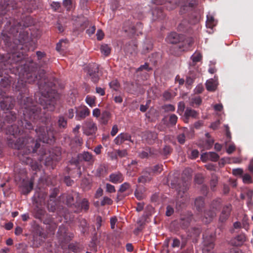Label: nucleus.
Here are the masks:
<instances>
[{
    "label": "nucleus",
    "instance_id": "obj_24",
    "mask_svg": "<svg viewBox=\"0 0 253 253\" xmlns=\"http://www.w3.org/2000/svg\"><path fill=\"white\" fill-rule=\"evenodd\" d=\"M125 141L132 142L131 135L127 133H121L114 139V142L117 145H120Z\"/></svg>",
    "mask_w": 253,
    "mask_h": 253
},
{
    "label": "nucleus",
    "instance_id": "obj_20",
    "mask_svg": "<svg viewBox=\"0 0 253 253\" xmlns=\"http://www.w3.org/2000/svg\"><path fill=\"white\" fill-rule=\"evenodd\" d=\"M246 240V235L244 233H241L231 240V244L233 246L240 247L242 246Z\"/></svg>",
    "mask_w": 253,
    "mask_h": 253
},
{
    "label": "nucleus",
    "instance_id": "obj_54",
    "mask_svg": "<svg viewBox=\"0 0 253 253\" xmlns=\"http://www.w3.org/2000/svg\"><path fill=\"white\" fill-rule=\"evenodd\" d=\"M190 76L187 77L186 81V83L188 85H191L194 81V79L196 76V73H189Z\"/></svg>",
    "mask_w": 253,
    "mask_h": 253
},
{
    "label": "nucleus",
    "instance_id": "obj_26",
    "mask_svg": "<svg viewBox=\"0 0 253 253\" xmlns=\"http://www.w3.org/2000/svg\"><path fill=\"white\" fill-rule=\"evenodd\" d=\"M163 7L162 6H157L152 10V15L154 19H163L165 17V14L163 12Z\"/></svg>",
    "mask_w": 253,
    "mask_h": 253
},
{
    "label": "nucleus",
    "instance_id": "obj_16",
    "mask_svg": "<svg viewBox=\"0 0 253 253\" xmlns=\"http://www.w3.org/2000/svg\"><path fill=\"white\" fill-rule=\"evenodd\" d=\"M183 39V35L176 32L169 33L166 39V41L169 43L176 44L180 42Z\"/></svg>",
    "mask_w": 253,
    "mask_h": 253
},
{
    "label": "nucleus",
    "instance_id": "obj_2",
    "mask_svg": "<svg viewBox=\"0 0 253 253\" xmlns=\"http://www.w3.org/2000/svg\"><path fill=\"white\" fill-rule=\"evenodd\" d=\"M0 77L3 76V72L4 74L13 73L15 76L18 74V81L13 86L16 91L26 93L27 83L32 84L36 80L38 82H44V79H46L45 71L42 68L47 65L49 58L43 52L37 51L35 57L37 58L38 63L30 61L20 66L17 64L24 58V55L20 52H14L6 57L0 54Z\"/></svg>",
    "mask_w": 253,
    "mask_h": 253
},
{
    "label": "nucleus",
    "instance_id": "obj_27",
    "mask_svg": "<svg viewBox=\"0 0 253 253\" xmlns=\"http://www.w3.org/2000/svg\"><path fill=\"white\" fill-rule=\"evenodd\" d=\"M219 158V155L213 152H207L203 154L201 156V159L203 161L209 160L211 161L216 162L218 160Z\"/></svg>",
    "mask_w": 253,
    "mask_h": 253
},
{
    "label": "nucleus",
    "instance_id": "obj_45",
    "mask_svg": "<svg viewBox=\"0 0 253 253\" xmlns=\"http://www.w3.org/2000/svg\"><path fill=\"white\" fill-rule=\"evenodd\" d=\"M79 227L81 228V232L84 233L88 229V224L87 221L84 219H82L80 220Z\"/></svg>",
    "mask_w": 253,
    "mask_h": 253
},
{
    "label": "nucleus",
    "instance_id": "obj_55",
    "mask_svg": "<svg viewBox=\"0 0 253 253\" xmlns=\"http://www.w3.org/2000/svg\"><path fill=\"white\" fill-rule=\"evenodd\" d=\"M187 130H185L183 133H180L178 135L177 137L178 142L181 144H183L185 142V133Z\"/></svg>",
    "mask_w": 253,
    "mask_h": 253
},
{
    "label": "nucleus",
    "instance_id": "obj_51",
    "mask_svg": "<svg viewBox=\"0 0 253 253\" xmlns=\"http://www.w3.org/2000/svg\"><path fill=\"white\" fill-rule=\"evenodd\" d=\"M59 190L57 188H54L52 189L50 191L49 199L58 200V199L57 198V196L59 194Z\"/></svg>",
    "mask_w": 253,
    "mask_h": 253
},
{
    "label": "nucleus",
    "instance_id": "obj_13",
    "mask_svg": "<svg viewBox=\"0 0 253 253\" xmlns=\"http://www.w3.org/2000/svg\"><path fill=\"white\" fill-rule=\"evenodd\" d=\"M67 228L63 225L59 226L57 235L59 239L63 242H67L72 240L74 237L72 233H70L69 235L67 233Z\"/></svg>",
    "mask_w": 253,
    "mask_h": 253
},
{
    "label": "nucleus",
    "instance_id": "obj_1",
    "mask_svg": "<svg viewBox=\"0 0 253 253\" xmlns=\"http://www.w3.org/2000/svg\"><path fill=\"white\" fill-rule=\"evenodd\" d=\"M58 83L55 78H53L50 81L48 79H44V82H38V84L41 92L42 97L41 98V105L42 107L43 111L39 105L36 104L33 99L29 97H26V93L19 92L20 97L18 96L20 100L21 109L23 111V119L18 122V126L11 125L10 126H6V124H11L15 121L17 118V113L14 111H10L7 113L4 119V121H0V131L5 129L7 134H9L7 137L8 142L9 138L16 142L13 139L18 135H24L19 138H22L26 140L25 138L32 137L28 133V131L31 133V130H33L34 126L31 123H42L46 127L51 124V117L49 113H46L45 110L53 111L56 103V91L55 85Z\"/></svg>",
    "mask_w": 253,
    "mask_h": 253
},
{
    "label": "nucleus",
    "instance_id": "obj_19",
    "mask_svg": "<svg viewBox=\"0 0 253 253\" xmlns=\"http://www.w3.org/2000/svg\"><path fill=\"white\" fill-rule=\"evenodd\" d=\"M192 219V214L188 212L186 214L181 215L179 220V224L182 228L186 229L189 226Z\"/></svg>",
    "mask_w": 253,
    "mask_h": 253
},
{
    "label": "nucleus",
    "instance_id": "obj_15",
    "mask_svg": "<svg viewBox=\"0 0 253 253\" xmlns=\"http://www.w3.org/2000/svg\"><path fill=\"white\" fill-rule=\"evenodd\" d=\"M75 208L76 210L75 212H79L82 211L86 212L89 208V203L87 199L84 198L81 202L76 200Z\"/></svg>",
    "mask_w": 253,
    "mask_h": 253
},
{
    "label": "nucleus",
    "instance_id": "obj_12",
    "mask_svg": "<svg viewBox=\"0 0 253 253\" xmlns=\"http://www.w3.org/2000/svg\"><path fill=\"white\" fill-rule=\"evenodd\" d=\"M203 253H213L212 251L214 244V238L211 236H204Z\"/></svg>",
    "mask_w": 253,
    "mask_h": 253
},
{
    "label": "nucleus",
    "instance_id": "obj_17",
    "mask_svg": "<svg viewBox=\"0 0 253 253\" xmlns=\"http://www.w3.org/2000/svg\"><path fill=\"white\" fill-rule=\"evenodd\" d=\"M76 117L75 118L78 121H81L86 117L89 116L90 114L89 110L86 107L84 106L80 108H76Z\"/></svg>",
    "mask_w": 253,
    "mask_h": 253
},
{
    "label": "nucleus",
    "instance_id": "obj_36",
    "mask_svg": "<svg viewBox=\"0 0 253 253\" xmlns=\"http://www.w3.org/2000/svg\"><path fill=\"white\" fill-rule=\"evenodd\" d=\"M33 189V181L32 180L26 181L23 184V193L24 195L28 194Z\"/></svg>",
    "mask_w": 253,
    "mask_h": 253
},
{
    "label": "nucleus",
    "instance_id": "obj_31",
    "mask_svg": "<svg viewBox=\"0 0 253 253\" xmlns=\"http://www.w3.org/2000/svg\"><path fill=\"white\" fill-rule=\"evenodd\" d=\"M77 199L80 198V194L78 192H72L68 194L66 196V203L68 206L71 207L74 206L75 207L76 203H74V197Z\"/></svg>",
    "mask_w": 253,
    "mask_h": 253
},
{
    "label": "nucleus",
    "instance_id": "obj_42",
    "mask_svg": "<svg viewBox=\"0 0 253 253\" xmlns=\"http://www.w3.org/2000/svg\"><path fill=\"white\" fill-rule=\"evenodd\" d=\"M218 183V177L216 174H212L211 175V179L210 180V187L212 191H215V187Z\"/></svg>",
    "mask_w": 253,
    "mask_h": 253
},
{
    "label": "nucleus",
    "instance_id": "obj_30",
    "mask_svg": "<svg viewBox=\"0 0 253 253\" xmlns=\"http://www.w3.org/2000/svg\"><path fill=\"white\" fill-rule=\"evenodd\" d=\"M57 125L58 131H63L67 127V119L62 115L59 116L58 118Z\"/></svg>",
    "mask_w": 253,
    "mask_h": 253
},
{
    "label": "nucleus",
    "instance_id": "obj_7",
    "mask_svg": "<svg viewBox=\"0 0 253 253\" xmlns=\"http://www.w3.org/2000/svg\"><path fill=\"white\" fill-rule=\"evenodd\" d=\"M221 200L216 199L214 200L211 205V210L204 212V217L206 223H209L211 220L216 215V211L220 208Z\"/></svg>",
    "mask_w": 253,
    "mask_h": 253
},
{
    "label": "nucleus",
    "instance_id": "obj_43",
    "mask_svg": "<svg viewBox=\"0 0 253 253\" xmlns=\"http://www.w3.org/2000/svg\"><path fill=\"white\" fill-rule=\"evenodd\" d=\"M206 86L207 89L210 91H213L216 88V85L212 79L207 81Z\"/></svg>",
    "mask_w": 253,
    "mask_h": 253
},
{
    "label": "nucleus",
    "instance_id": "obj_14",
    "mask_svg": "<svg viewBox=\"0 0 253 253\" xmlns=\"http://www.w3.org/2000/svg\"><path fill=\"white\" fill-rule=\"evenodd\" d=\"M46 237L47 235L46 233L43 232L42 230L40 229L36 230L33 235L34 244L37 246L41 245L44 242Z\"/></svg>",
    "mask_w": 253,
    "mask_h": 253
},
{
    "label": "nucleus",
    "instance_id": "obj_18",
    "mask_svg": "<svg viewBox=\"0 0 253 253\" xmlns=\"http://www.w3.org/2000/svg\"><path fill=\"white\" fill-rule=\"evenodd\" d=\"M6 26H11V28L8 32V34L13 35L14 37L17 36L19 31V27L21 26L20 23L12 19L6 23Z\"/></svg>",
    "mask_w": 253,
    "mask_h": 253
},
{
    "label": "nucleus",
    "instance_id": "obj_44",
    "mask_svg": "<svg viewBox=\"0 0 253 253\" xmlns=\"http://www.w3.org/2000/svg\"><path fill=\"white\" fill-rule=\"evenodd\" d=\"M248 198L247 205L249 207L253 206V190L249 189L246 192Z\"/></svg>",
    "mask_w": 253,
    "mask_h": 253
},
{
    "label": "nucleus",
    "instance_id": "obj_6",
    "mask_svg": "<svg viewBox=\"0 0 253 253\" xmlns=\"http://www.w3.org/2000/svg\"><path fill=\"white\" fill-rule=\"evenodd\" d=\"M170 185L172 188H175L177 191L176 207L178 208H182L189 200V197L186 194V192L189 189L188 183L183 181L178 182L176 180L175 182L174 181H171Z\"/></svg>",
    "mask_w": 253,
    "mask_h": 253
},
{
    "label": "nucleus",
    "instance_id": "obj_35",
    "mask_svg": "<svg viewBox=\"0 0 253 253\" xmlns=\"http://www.w3.org/2000/svg\"><path fill=\"white\" fill-rule=\"evenodd\" d=\"M204 198L203 197H199L195 199V206L199 212H202L204 207Z\"/></svg>",
    "mask_w": 253,
    "mask_h": 253
},
{
    "label": "nucleus",
    "instance_id": "obj_4",
    "mask_svg": "<svg viewBox=\"0 0 253 253\" xmlns=\"http://www.w3.org/2000/svg\"><path fill=\"white\" fill-rule=\"evenodd\" d=\"M33 214L36 218L42 221L45 224L49 225V230L50 232H54L59 222H61V216H56L55 219L52 215L46 214V211L42 205L36 203L34 209Z\"/></svg>",
    "mask_w": 253,
    "mask_h": 253
},
{
    "label": "nucleus",
    "instance_id": "obj_21",
    "mask_svg": "<svg viewBox=\"0 0 253 253\" xmlns=\"http://www.w3.org/2000/svg\"><path fill=\"white\" fill-rule=\"evenodd\" d=\"M231 210L232 206L231 204H228L224 206L220 215L219 221L221 222H225L229 217Z\"/></svg>",
    "mask_w": 253,
    "mask_h": 253
},
{
    "label": "nucleus",
    "instance_id": "obj_58",
    "mask_svg": "<svg viewBox=\"0 0 253 253\" xmlns=\"http://www.w3.org/2000/svg\"><path fill=\"white\" fill-rule=\"evenodd\" d=\"M152 68L149 67V64L147 63H145L144 65H141L139 68H138L136 71V72H140L143 70H146L147 71H151Z\"/></svg>",
    "mask_w": 253,
    "mask_h": 253
},
{
    "label": "nucleus",
    "instance_id": "obj_25",
    "mask_svg": "<svg viewBox=\"0 0 253 253\" xmlns=\"http://www.w3.org/2000/svg\"><path fill=\"white\" fill-rule=\"evenodd\" d=\"M198 116V113L197 111L191 108H187L184 113L183 121L186 123H188L190 118L196 119Z\"/></svg>",
    "mask_w": 253,
    "mask_h": 253
},
{
    "label": "nucleus",
    "instance_id": "obj_60",
    "mask_svg": "<svg viewBox=\"0 0 253 253\" xmlns=\"http://www.w3.org/2000/svg\"><path fill=\"white\" fill-rule=\"evenodd\" d=\"M172 149L170 146L166 145L163 149V154L164 156L169 155L172 152Z\"/></svg>",
    "mask_w": 253,
    "mask_h": 253
},
{
    "label": "nucleus",
    "instance_id": "obj_48",
    "mask_svg": "<svg viewBox=\"0 0 253 253\" xmlns=\"http://www.w3.org/2000/svg\"><path fill=\"white\" fill-rule=\"evenodd\" d=\"M191 59L194 61V62H198L202 60V55L199 52L196 51L191 57Z\"/></svg>",
    "mask_w": 253,
    "mask_h": 253
},
{
    "label": "nucleus",
    "instance_id": "obj_37",
    "mask_svg": "<svg viewBox=\"0 0 253 253\" xmlns=\"http://www.w3.org/2000/svg\"><path fill=\"white\" fill-rule=\"evenodd\" d=\"M153 149L150 147H147L145 150L141 151L139 154V156L141 159L147 158L149 156L154 155Z\"/></svg>",
    "mask_w": 253,
    "mask_h": 253
},
{
    "label": "nucleus",
    "instance_id": "obj_62",
    "mask_svg": "<svg viewBox=\"0 0 253 253\" xmlns=\"http://www.w3.org/2000/svg\"><path fill=\"white\" fill-rule=\"evenodd\" d=\"M202 103V99L200 97H196L192 99L191 105L194 106V105H199Z\"/></svg>",
    "mask_w": 253,
    "mask_h": 253
},
{
    "label": "nucleus",
    "instance_id": "obj_47",
    "mask_svg": "<svg viewBox=\"0 0 253 253\" xmlns=\"http://www.w3.org/2000/svg\"><path fill=\"white\" fill-rule=\"evenodd\" d=\"M216 24L214 18L211 16H207V20L206 23L207 27L209 28H212Z\"/></svg>",
    "mask_w": 253,
    "mask_h": 253
},
{
    "label": "nucleus",
    "instance_id": "obj_9",
    "mask_svg": "<svg viewBox=\"0 0 253 253\" xmlns=\"http://www.w3.org/2000/svg\"><path fill=\"white\" fill-rule=\"evenodd\" d=\"M83 133L87 136L95 135L97 127L96 124L91 119L87 120L83 126Z\"/></svg>",
    "mask_w": 253,
    "mask_h": 253
},
{
    "label": "nucleus",
    "instance_id": "obj_39",
    "mask_svg": "<svg viewBox=\"0 0 253 253\" xmlns=\"http://www.w3.org/2000/svg\"><path fill=\"white\" fill-rule=\"evenodd\" d=\"M110 113L108 111H105L103 112L101 115V123L104 125H106L110 118Z\"/></svg>",
    "mask_w": 253,
    "mask_h": 253
},
{
    "label": "nucleus",
    "instance_id": "obj_57",
    "mask_svg": "<svg viewBox=\"0 0 253 253\" xmlns=\"http://www.w3.org/2000/svg\"><path fill=\"white\" fill-rule=\"evenodd\" d=\"M69 46L68 41L66 39H62L56 44V47H67Z\"/></svg>",
    "mask_w": 253,
    "mask_h": 253
},
{
    "label": "nucleus",
    "instance_id": "obj_5",
    "mask_svg": "<svg viewBox=\"0 0 253 253\" xmlns=\"http://www.w3.org/2000/svg\"><path fill=\"white\" fill-rule=\"evenodd\" d=\"M39 160L40 162H42L45 166L53 169L61 159V148L55 147L48 151H46L45 149L42 147L39 151Z\"/></svg>",
    "mask_w": 253,
    "mask_h": 253
},
{
    "label": "nucleus",
    "instance_id": "obj_46",
    "mask_svg": "<svg viewBox=\"0 0 253 253\" xmlns=\"http://www.w3.org/2000/svg\"><path fill=\"white\" fill-rule=\"evenodd\" d=\"M189 232L188 236L191 237H197L201 233V229L199 227H193Z\"/></svg>",
    "mask_w": 253,
    "mask_h": 253
},
{
    "label": "nucleus",
    "instance_id": "obj_33",
    "mask_svg": "<svg viewBox=\"0 0 253 253\" xmlns=\"http://www.w3.org/2000/svg\"><path fill=\"white\" fill-rule=\"evenodd\" d=\"M163 170V165H156L153 167L146 168V171L150 172L152 175L154 174H158L162 172Z\"/></svg>",
    "mask_w": 253,
    "mask_h": 253
},
{
    "label": "nucleus",
    "instance_id": "obj_22",
    "mask_svg": "<svg viewBox=\"0 0 253 253\" xmlns=\"http://www.w3.org/2000/svg\"><path fill=\"white\" fill-rule=\"evenodd\" d=\"M78 158L80 161H84L89 164H92L94 161V158L92 154L88 152L84 151L78 155Z\"/></svg>",
    "mask_w": 253,
    "mask_h": 253
},
{
    "label": "nucleus",
    "instance_id": "obj_61",
    "mask_svg": "<svg viewBox=\"0 0 253 253\" xmlns=\"http://www.w3.org/2000/svg\"><path fill=\"white\" fill-rule=\"evenodd\" d=\"M177 117L175 114H171L169 118V123L172 126L175 125L177 121Z\"/></svg>",
    "mask_w": 253,
    "mask_h": 253
},
{
    "label": "nucleus",
    "instance_id": "obj_53",
    "mask_svg": "<svg viewBox=\"0 0 253 253\" xmlns=\"http://www.w3.org/2000/svg\"><path fill=\"white\" fill-rule=\"evenodd\" d=\"M197 62H194L193 60L189 63V73H195L198 72V68L196 67Z\"/></svg>",
    "mask_w": 253,
    "mask_h": 253
},
{
    "label": "nucleus",
    "instance_id": "obj_56",
    "mask_svg": "<svg viewBox=\"0 0 253 253\" xmlns=\"http://www.w3.org/2000/svg\"><path fill=\"white\" fill-rule=\"evenodd\" d=\"M130 187V185L128 182H125L121 185L120 189L118 191L119 192L123 193L128 189Z\"/></svg>",
    "mask_w": 253,
    "mask_h": 253
},
{
    "label": "nucleus",
    "instance_id": "obj_34",
    "mask_svg": "<svg viewBox=\"0 0 253 253\" xmlns=\"http://www.w3.org/2000/svg\"><path fill=\"white\" fill-rule=\"evenodd\" d=\"M144 189L142 186L136 185V189L134 191L135 197L138 200H141L144 198Z\"/></svg>",
    "mask_w": 253,
    "mask_h": 253
},
{
    "label": "nucleus",
    "instance_id": "obj_11",
    "mask_svg": "<svg viewBox=\"0 0 253 253\" xmlns=\"http://www.w3.org/2000/svg\"><path fill=\"white\" fill-rule=\"evenodd\" d=\"M98 72L99 67L97 64L93 63L88 66L87 74L90 77L91 81L95 84L98 83L100 79Z\"/></svg>",
    "mask_w": 253,
    "mask_h": 253
},
{
    "label": "nucleus",
    "instance_id": "obj_10",
    "mask_svg": "<svg viewBox=\"0 0 253 253\" xmlns=\"http://www.w3.org/2000/svg\"><path fill=\"white\" fill-rule=\"evenodd\" d=\"M0 98L1 96H0ZM2 100L0 101V107L3 111H7L13 108L15 105V99L12 96L1 97Z\"/></svg>",
    "mask_w": 253,
    "mask_h": 253
},
{
    "label": "nucleus",
    "instance_id": "obj_38",
    "mask_svg": "<svg viewBox=\"0 0 253 253\" xmlns=\"http://www.w3.org/2000/svg\"><path fill=\"white\" fill-rule=\"evenodd\" d=\"M165 1H166V0H152L153 3L156 4L157 5H162V4H165V6L166 7V8L169 10H171L175 7L176 4L171 6V3L170 2H168L165 3Z\"/></svg>",
    "mask_w": 253,
    "mask_h": 253
},
{
    "label": "nucleus",
    "instance_id": "obj_40",
    "mask_svg": "<svg viewBox=\"0 0 253 253\" xmlns=\"http://www.w3.org/2000/svg\"><path fill=\"white\" fill-rule=\"evenodd\" d=\"M69 250L74 253H79L82 250V247L78 243H71L68 245Z\"/></svg>",
    "mask_w": 253,
    "mask_h": 253
},
{
    "label": "nucleus",
    "instance_id": "obj_8",
    "mask_svg": "<svg viewBox=\"0 0 253 253\" xmlns=\"http://www.w3.org/2000/svg\"><path fill=\"white\" fill-rule=\"evenodd\" d=\"M0 81V96L3 97L6 92L9 89L13 78L8 75L5 74Z\"/></svg>",
    "mask_w": 253,
    "mask_h": 253
},
{
    "label": "nucleus",
    "instance_id": "obj_59",
    "mask_svg": "<svg viewBox=\"0 0 253 253\" xmlns=\"http://www.w3.org/2000/svg\"><path fill=\"white\" fill-rule=\"evenodd\" d=\"M214 141L212 139H208L207 140L204 144V148L206 149H210L213 145Z\"/></svg>",
    "mask_w": 253,
    "mask_h": 253
},
{
    "label": "nucleus",
    "instance_id": "obj_64",
    "mask_svg": "<svg viewBox=\"0 0 253 253\" xmlns=\"http://www.w3.org/2000/svg\"><path fill=\"white\" fill-rule=\"evenodd\" d=\"M113 203L112 200L108 197H104L103 199L101 202V205L104 206L106 204L111 205Z\"/></svg>",
    "mask_w": 253,
    "mask_h": 253
},
{
    "label": "nucleus",
    "instance_id": "obj_49",
    "mask_svg": "<svg viewBox=\"0 0 253 253\" xmlns=\"http://www.w3.org/2000/svg\"><path fill=\"white\" fill-rule=\"evenodd\" d=\"M109 86L112 89L117 91L120 87V84L117 80H114L109 83Z\"/></svg>",
    "mask_w": 253,
    "mask_h": 253
},
{
    "label": "nucleus",
    "instance_id": "obj_50",
    "mask_svg": "<svg viewBox=\"0 0 253 253\" xmlns=\"http://www.w3.org/2000/svg\"><path fill=\"white\" fill-rule=\"evenodd\" d=\"M95 96L87 95L85 98L86 103L90 107L95 106Z\"/></svg>",
    "mask_w": 253,
    "mask_h": 253
},
{
    "label": "nucleus",
    "instance_id": "obj_23",
    "mask_svg": "<svg viewBox=\"0 0 253 253\" xmlns=\"http://www.w3.org/2000/svg\"><path fill=\"white\" fill-rule=\"evenodd\" d=\"M109 180L114 184L121 183L124 180V176L121 172L117 171L110 174Z\"/></svg>",
    "mask_w": 253,
    "mask_h": 253
},
{
    "label": "nucleus",
    "instance_id": "obj_52",
    "mask_svg": "<svg viewBox=\"0 0 253 253\" xmlns=\"http://www.w3.org/2000/svg\"><path fill=\"white\" fill-rule=\"evenodd\" d=\"M124 30L126 33H128L130 36L133 35L135 33V29L133 25H131L130 27H127L125 25L124 28Z\"/></svg>",
    "mask_w": 253,
    "mask_h": 253
},
{
    "label": "nucleus",
    "instance_id": "obj_29",
    "mask_svg": "<svg viewBox=\"0 0 253 253\" xmlns=\"http://www.w3.org/2000/svg\"><path fill=\"white\" fill-rule=\"evenodd\" d=\"M158 138V134L153 131H147L144 135V138L149 144H153Z\"/></svg>",
    "mask_w": 253,
    "mask_h": 253
},
{
    "label": "nucleus",
    "instance_id": "obj_32",
    "mask_svg": "<svg viewBox=\"0 0 253 253\" xmlns=\"http://www.w3.org/2000/svg\"><path fill=\"white\" fill-rule=\"evenodd\" d=\"M60 201L59 200L49 199L47 201V208L49 211L54 212L58 208Z\"/></svg>",
    "mask_w": 253,
    "mask_h": 253
},
{
    "label": "nucleus",
    "instance_id": "obj_28",
    "mask_svg": "<svg viewBox=\"0 0 253 253\" xmlns=\"http://www.w3.org/2000/svg\"><path fill=\"white\" fill-rule=\"evenodd\" d=\"M142 173V175L138 178V183H145L151 181L153 175L150 172L146 171V168L143 170Z\"/></svg>",
    "mask_w": 253,
    "mask_h": 253
},
{
    "label": "nucleus",
    "instance_id": "obj_41",
    "mask_svg": "<svg viewBox=\"0 0 253 253\" xmlns=\"http://www.w3.org/2000/svg\"><path fill=\"white\" fill-rule=\"evenodd\" d=\"M183 43V46H191L193 45L194 41L191 37H185L183 36V39L181 42Z\"/></svg>",
    "mask_w": 253,
    "mask_h": 253
},
{
    "label": "nucleus",
    "instance_id": "obj_63",
    "mask_svg": "<svg viewBox=\"0 0 253 253\" xmlns=\"http://www.w3.org/2000/svg\"><path fill=\"white\" fill-rule=\"evenodd\" d=\"M163 109L166 112H173L175 110V107L171 104H166L163 106Z\"/></svg>",
    "mask_w": 253,
    "mask_h": 253
},
{
    "label": "nucleus",
    "instance_id": "obj_3",
    "mask_svg": "<svg viewBox=\"0 0 253 253\" xmlns=\"http://www.w3.org/2000/svg\"><path fill=\"white\" fill-rule=\"evenodd\" d=\"M37 138L36 141L32 137L25 138L26 140L22 138H18L14 142L9 138L8 145L10 147L19 150L18 156L20 160L26 165H29L33 170H37L40 169L39 163L31 159L28 155L31 153H36L40 148V144L38 141L44 143L51 144L55 141V134L56 131L51 124L49 127L46 126L45 131L44 126H37L34 130Z\"/></svg>",
    "mask_w": 253,
    "mask_h": 253
}]
</instances>
